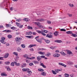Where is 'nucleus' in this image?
<instances>
[{
    "mask_svg": "<svg viewBox=\"0 0 77 77\" xmlns=\"http://www.w3.org/2000/svg\"><path fill=\"white\" fill-rule=\"evenodd\" d=\"M21 67L22 68H24V66L23 65V64L21 65Z\"/></svg>",
    "mask_w": 77,
    "mask_h": 77,
    "instance_id": "774afa93",
    "label": "nucleus"
},
{
    "mask_svg": "<svg viewBox=\"0 0 77 77\" xmlns=\"http://www.w3.org/2000/svg\"><path fill=\"white\" fill-rule=\"evenodd\" d=\"M33 62L35 64H36V63L37 64H38V63H39V62H38V61H33Z\"/></svg>",
    "mask_w": 77,
    "mask_h": 77,
    "instance_id": "c9c22d12",
    "label": "nucleus"
},
{
    "mask_svg": "<svg viewBox=\"0 0 77 77\" xmlns=\"http://www.w3.org/2000/svg\"><path fill=\"white\" fill-rule=\"evenodd\" d=\"M29 66H33V63H30L29 64Z\"/></svg>",
    "mask_w": 77,
    "mask_h": 77,
    "instance_id": "3c124183",
    "label": "nucleus"
},
{
    "mask_svg": "<svg viewBox=\"0 0 77 77\" xmlns=\"http://www.w3.org/2000/svg\"><path fill=\"white\" fill-rule=\"evenodd\" d=\"M32 35H36V33L35 32H33Z\"/></svg>",
    "mask_w": 77,
    "mask_h": 77,
    "instance_id": "680f3d73",
    "label": "nucleus"
},
{
    "mask_svg": "<svg viewBox=\"0 0 77 77\" xmlns=\"http://www.w3.org/2000/svg\"><path fill=\"white\" fill-rule=\"evenodd\" d=\"M33 38V36L32 35L29 36V38Z\"/></svg>",
    "mask_w": 77,
    "mask_h": 77,
    "instance_id": "e2e57ef3",
    "label": "nucleus"
},
{
    "mask_svg": "<svg viewBox=\"0 0 77 77\" xmlns=\"http://www.w3.org/2000/svg\"><path fill=\"white\" fill-rule=\"evenodd\" d=\"M37 59L38 61H40L41 60V58L39 56H38L37 57Z\"/></svg>",
    "mask_w": 77,
    "mask_h": 77,
    "instance_id": "c756f323",
    "label": "nucleus"
},
{
    "mask_svg": "<svg viewBox=\"0 0 77 77\" xmlns=\"http://www.w3.org/2000/svg\"><path fill=\"white\" fill-rule=\"evenodd\" d=\"M25 61H26V63H30V62H31L30 61V60H29H29H26Z\"/></svg>",
    "mask_w": 77,
    "mask_h": 77,
    "instance_id": "2f4dec72",
    "label": "nucleus"
},
{
    "mask_svg": "<svg viewBox=\"0 0 77 77\" xmlns=\"http://www.w3.org/2000/svg\"><path fill=\"white\" fill-rule=\"evenodd\" d=\"M38 53H39V54H41V55H44L45 54V52H42L41 51L38 52Z\"/></svg>",
    "mask_w": 77,
    "mask_h": 77,
    "instance_id": "dca6fc26",
    "label": "nucleus"
},
{
    "mask_svg": "<svg viewBox=\"0 0 77 77\" xmlns=\"http://www.w3.org/2000/svg\"><path fill=\"white\" fill-rule=\"evenodd\" d=\"M42 35H43V36H46V34L45 33H44V32H42Z\"/></svg>",
    "mask_w": 77,
    "mask_h": 77,
    "instance_id": "69168bd1",
    "label": "nucleus"
},
{
    "mask_svg": "<svg viewBox=\"0 0 77 77\" xmlns=\"http://www.w3.org/2000/svg\"><path fill=\"white\" fill-rule=\"evenodd\" d=\"M56 42H58V43H61L62 41L60 40H57L55 41Z\"/></svg>",
    "mask_w": 77,
    "mask_h": 77,
    "instance_id": "e433bc0d",
    "label": "nucleus"
},
{
    "mask_svg": "<svg viewBox=\"0 0 77 77\" xmlns=\"http://www.w3.org/2000/svg\"><path fill=\"white\" fill-rule=\"evenodd\" d=\"M38 42L40 43V44H41V42H42V41H41V39H39V40L38 41Z\"/></svg>",
    "mask_w": 77,
    "mask_h": 77,
    "instance_id": "4d7b16f0",
    "label": "nucleus"
},
{
    "mask_svg": "<svg viewBox=\"0 0 77 77\" xmlns=\"http://www.w3.org/2000/svg\"><path fill=\"white\" fill-rule=\"evenodd\" d=\"M67 53L68 54H69L71 55V56H72V52L70 51H69V50H67Z\"/></svg>",
    "mask_w": 77,
    "mask_h": 77,
    "instance_id": "423d86ee",
    "label": "nucleus"
},
{
    "mask_svg": "<svg viewBox=\"0 0 77 77\" xmlns=\"http://www.w3.org/2000/svg\"><path fill=\"white\" fill-rule=\"evenodd\" d=\"M9 54L8 53L5 54L4 56L5 58H8V56H9Z\"/></svg>",
    "mask_w": 77,
    "mask_h": 77,
    "instance_id": "f3484780",
    "label": "nucleus"
},
{
    "mask_svg": "<svg viewBox=\"0 0 77 77\" xmlns=\"http://www.w3.org/2000/svg\"><path fill=\"white\" fill-rule=\"evenodd\" d=\"M5 38L4 37H1V40H2L3 41H5Z\"/></svg>",
    "mask_w": 77,
    "mask_h": 77,
    "instance_id": "8fccbe9b",
    "label": "nucleus"
},
{
    "mask_svg": "<svg viewBox=\"0 0 77 77\" xmlns=\"http://www.w3.org/2000/svg\"><path fill=\"white\" fill-rule=\"evenodd\" d=\"M58 65H61L62 66H63L64 67H66V65H65V64H63V63H59Z\"/></svg>",
    "mask_w": 77,
    "mask_h": 77,
    "instance_id": "9b49d317",
    "label": "nucleus"
},
{
    "mask_svg": "<svg viewBox=\"0 0 77 77\" xmlns=\"http://www.w3.org/2000/svg\"><path fill=\"white\" fill-rule=\"evenodd\" d=\"M68 63L69 65H73V63L71 61H69L68 62Z\"/></svg>",
    "mask_w": 77,
    "mask_h": 77,
    "instance_id": "a19ab883",
    "label": "nucleus"
},
{
    "mask_svg": "<svg viewBox=\"0 0 77 77\" xmlns=\"http://www.w3.org/2000/svg\"><path fill=\"white\" fill-rule=\"evenodd\" d=\"M38 71H40L41 72H42V71H44V70L42 69H38Z\"/></svg>",
    "mask_w": 77,
    "mask_h": 77,
    "instance_id": "7c9ffc66",
    "label": "nucleus"
},
{
    "mask_svg": "<svg viewBox=\"0 0 77 77\" xmlns=\"http://www.w3.org/2000/svg\"><path fill=\"white\" fill-rule=\"evenodd\" d=\"M17 51L18 52H20L22 51V49L20 48H17Z\"/></svg>",
    "mask_w": 77,
    "mask_h": 77,
    "instance_id": "412c9836",
    "label": "nucleus"
},
{
    "mask_svg": "<svg viewBox=\"0 0 77 77\" xmlns=\"http://www.w3.org/2000/svg\"><path fill=\"white\" fill-rule=\"evenodd\" d=\"M36 21H40V22H42V21H45V20L43 19H37L35 20Z\"/></svg>",
    "mask_w": 77,
    "mask_h": 77,
    "instance_id": "7ed1b4c3",
    "label": "nucleus"
},
{
    "mask_svg": "<svg viewBox=\"0 0 77 77\" xmlns=\"http://www.w3.org/2000/svg\"><path fill=\"white\" fill-rule=\"evenodd\" d=\"M40 57L41 58H45V56L44 55H42Z\"/></svg>",
    "mask_w": 77,
    "mask_h": 77,
    "instance_id": "0e129e2a",
    "label": "nucleus"
},
{
    "mask_svg": "<svg viewBox=\"0 0 77 77\" xmlns=\"http://www.w3.org/2000/svg\"><path fill=\"white\" fill-rule=\"evenodd\" d=\"M14 64L15 65H16L17 66H20V63H17V62H14Z\"/></svg>",
    "mask_w": 77,
    "mask_h": 77,
    "instance_id": "393cba45",
    "label": "nucleus"
},
{
    "mask_svg": "<svg viewBox=\"0 0 77 77\" xmlns=\"http://www.w3.org/2000/svg\"><path fill=\"white\" fill-rule=\"evenodd\" d=\"M0 42H1L2 43V44H6V42H5L4 40H0Z\"/></svg>",
    "mask_w": 77,
    "mask_h": 77,
    "instance_id": "f704fd0d",
    "label": "nucleus"
},
{
    "mask_svg": "<svg viewBox=\"0 0 77 77\" xmlns=\"http://www.w3.org/2000/svg\"><path fill=\"white\" fill-rule=\"evenodd\" d=\"M54 35H55V36H58V35H59V32L56 31L54 33Z\"/></svg>",
    "mask_w": 77,
    "mask_h": 77,
    "instance_id": "9d476101",
    "label": "nucleus"
},
{
    "mask_svg": "<svg viewBox=\"0 0 77 77\" xmlns=\"http://www.w3.org/2000/svg\"><path fill=\"white\" fill-rule=\"evenodd\" d=\"M69 5L70 6V7H72L74 6V5L73 4H69Z\"/></svg>",
    "mask_w": 77,
    "mask_h": 77,
    "instance_id": "a18cd8bd",
    "label": "nucleus"
},
{
    "mask_svg": "<svg viewBox=\"0 0 77 77\" xmlns=\"http://www.w3.org/2000/svg\"><path fill=\"white\" fill-rule=\"evenodd\" d=\"M35 59V57H32L31 58H30V59H30V60H33V59Z\"/></svg>",
    "mask_w": 77,
    "mask_h": 77,
    "instance_id": "603ef678",
    "label": "nucleus"
},
{
    "mask_svg": "<svg viewBox=\"0 0 77 77\" xmlns=\"http://www.w3.org/2000/svg\"><path fill=\"white\" fill-rule=\"evenodd\" d=\"M6 26L7 27H10V25H9V24H6Z\"/></svg>",
    "mask_w": 77,
    "mask_h": 77,
    "instance_id": "338daca9",
    "label": "nucleus"
},
{
    "mask_svg": "<svg viewBox=\"0 0 77 77\" xmlns=\"http://www.w3.org/2000/svg\"><path fill=\"white\" fill-rule=\"evenodd\" d=\"M13 54H14V55H15V56H18V53L16 52H14L13 53Z\"/></svg>",
    "mask_w": 77,
    "mask_h": 77,
    "instance_id": "5701e85b",
    "label": "nucleus"
},
{
    "mask_svg": "<svg viewBox=\"0 0 77 77\" xmlns=\"http://www.w3.org/2000/svg\"><path fill=\"white\" fill-rule=\"evenodd\" d=\"M16 24L17 26H20V23H19L17 22L16 23Z\"/></svg>",
    "mask_w": 77,
    "mask_h": 77,
    "instance_id": "5fc2aeb1",
    "label": "nucleus"
},
{
    "mask_svg": "<svg viewBox=\"0 0 77 77\" xmlns=\"http://www.w3.org/2000/svg\"><path fill=\"white\" fill-rule=\"evenodd\" d=\"M55 47H51V48H50L52 49V50H54V49H55Z\"/></svg>",
    "mask_w": 77,
    "mask_h": 77,
    "instance_id": "6e6d98bb",
    "label": "nucleus"
},
{
    "mask_svg": "<svg viewBox=\"0 0 77 77\" xmlns=\"http://www.w3.org/2000/svg\"><path fill=\"white\" fill-rule=\"evenodd\" d=\"M53 56L55 57H60V55L58 53H56L53 54Z\"/></svg>",
    "mask_w": 77,
    "mask_h": 77,
    "instance_id": "39448f33",
    "label": "nucleus"
},
{
    "mask_svg": "<svg viewBox=\"0 0 77 77\" xmlns=\"http://www.w3.org/2000/svg\"><path fill=\"white\" fill-rule=\"evenodd\" d=\"M47 38H51L53 37V34L52 32H50L46 35Z\"/></svg>",
    "mask_w": 77,
    "mask_h": 77,
    "instance_id": "f257e3e1",
    "label": "nucleus"
},
{
    "mask_svg": "<svg viewBox=\"0 0 77 77\" xmlns=\"http://www.w3.org/2000/svg\"><path fill=\"white\" fill-rule=\"evenodd\" d=\"M11 66H14V63L12 62L11 63Z\"/></svg>",
    "mask_w": 77,
    "mask_h": 77,
    "instance_id": "13d9d810",
    "label": "nucleus"
},
{
    "mask_svg": "<svg viewBox=\"0 0 77 77\" xmlns=\"http://www.w3.org/2000/svg\"><path fill=\"white\" fill-rule=\"evenodd\" d=\"M8 37L9 39H11L12 38V35H8Z\"/></svg>",
    "mask_w": 77,
    "mask_h": 77,
    "instance_id": "58836bf2",
    "label": "nucleus"
},
{
    "mask_svg": "<svg viewBox=\"0 0 77 77\" xmlns=\"http://www.w3.org/2000/svg\"><path fill=\"white\" fill-rule=\"evenodd\" d=\"M32 34V32H29L26 33V35H31Z\"/></svg>",
    "mask_w": 77,
    "mask_h": 77,
    "instance_id": "ddd939ff",
    "label": "nucleus"
},
{
    "mask_svg": "<svg viewBox=\"0 0 77 77\" xmlns=\"http://www.w3.org/2000/svg\"><path fill=\"white\" fill-rule=\"evenodd\" d=\"M21 47L22 48H26V45L24 44H22L21 45Z\"/></svg>",
    "mask_w": 77,
    "mask_h": 77,
    "instance_id": "bb28decb",
    "label": "nucleus"
},
{
    "mask_svg": "<svg viewBox=\"0 0 77 77\" xmlns=\"http://www.w3.org/2000/svg\"><path fill=\"white\" fill-rule=\"evenodd\" d=\"M43 32H44V33H48V31L47 30H43Z\"/></svg>",
    "mask_w": 77,
    "mask_h": 77,
    "instance_id": "4c0bfd02",
    "label": "nucleus"
},
{
    "mask_svg": "<svg viewBox=\"0 0 77 77\" xmlns=\"http://www.w3.org/2000/svg\"><path fill=\"white\" fill-rule=\"evenodd\" d=\"M23 20L25 21H26V22H29L30 21V19L28 18H25L23 19Z\"/></svg>",
    "mask_w": 77,
    "mask_h": 77,
    "instance_id": "2eb2a0df",
    "label": "nucleus"
},
{
    "mask_svg": "<svg viewBox=\"0 0 77 77\" xmlns=\"http://www.w3.org/2000/svg\"><path fill=\"white\" fill-rule=\"evenodd\" d=\"M42 75H43V76H45L46 75V73L44 72H42L41 73Z\"/></svg>",
    "mask_w": 77,
    "mask_h": 77,
    "instance_id": "6ab92c4d",
    "label": "nucleus"
},
{
    "mask_svg": "<svg viewBox=\"0 0 77 77\" xmlns=\"http://www.w3.org/2000/svg\"><path fill=\"white\" fill-rule=\"evenodd\" d=\"M1 75L3 77H4V76H7V74L5 73H2L1 74Z\"/></svg>",
    "mask_w": 77,
    "mask_h": 77,
    "instance_id": "a211bd4d",
    "label": "nucleus"
},
{
    "mask_svg": "<svg viewBox=\"0 0 77 77\" xmlns=\"http://www.w3.org/2000/svg\"><path fill=\"white\" fill-rule=\"evenodd\" d=\"M55 71L57 72H57V71H61V70L59 69H57V70H55Z\"/></svg>",
    "mask_w": 77,
    "mask_h": 77,
    "instance_id": "864d4df0",
    "label": "nucleus"
},
{
    "mask_svg": "<svg viewBox=\"0 0 77 77\" xmlns=\"http://www.w3.org/2000/svg\"><path fill=\"white\" fill-rule=\"evenodd\" d=\"M60 31L62 32H66V29H60Z\"/></svg>",
    "mask_w": 77,
    "mask_h": 77,
    "instance_id": "c03bdc74",
    "label": "nucleus"
},
{
    "mask_svg": "<svg viewBox=\"0 0 77 77\" xmlns=\"http://www.w3.org/2000/svg\"><path fill=\"white\" fill-rule=\"evenodd\" d=\"M38 51H41V50H46V49H44V48H38Z\"/></svg>",
    "mask_w": 77,
    "mask_h": 77,
    "instance_id": "aec40b11",
    "label": "nucleus"
},
{
    "mask_svg": "<svg viewBox=\"0 0 77 77\" xmlns=\"http://www.w3.org/2000/svg\"><path fill=\"white\" fill-rule=\"evenodd\" d=\"M71 36H73V37H77V35L76 34H75L72 33V34Z\"/></svg>",
    "mask_w": 77,
    "mask_h": 77,
    "instance_id": "c85d7f7f",
    "label": "nucleus"
},
{
    "mask_svg": "<svg viewBox=\"0 0 77 77\" xmlns=\"http://www.w3.org/2000/svg\"><path fill=\"white\" fill-rule=\"evenodd\" d=\"M40 65L41 66H42V67H43V68H46L47 67L46 66L44 65V64H43V63H41Z\"/></svg>",
    "mask_w": 77,
    "mask_h": 77,
    "instance_id": "4be33fe9",
    "label": "nucleus"
},
{
    "mask_svg": "<svg viewBox=\"0 0 77 77\" xmlns=\"http://www.w3.org/2000/svg\"><path fill=\"white\" fill-rule=\"evenodd\" d=\"M36 45L35 44H32L30 45H29V48H32V47H36Z\"/></svg>",
    "mask_w": 77,
    "mask_h": 77,
    "instance_id": "f8f14e48",
    "label": "nucleus"
},
{
    "mask_svg": "<svg viewBox=\"0 0 77 77\" xmlns=\"http://www.w3.org/2000/svg\"><path fill=\"white\" fill-rule=\"evenodd\" d=\"M66 33L67 34H70L72 35V31H69L66 32Z\"/></svg>",
    "mask_w": 77,
    "mask_h": 77,
    "instance_id": "b1692460",
    "label": "nucleus"
},
{
    "mask_svg": "<svg viewBox=\"0 0 77 77\" xmlns=\"http://www.w3.org/2000/svg\"><path fill=\"white\" fill-rule=\"evenodd\" d=\"M45 56H47V57H50V56H51V53L49 52H48L45 54Z\"/></svg>",
    "mask_w": 77,
    "mask_h": 77,
    "instance_id": "4468645a",
    "label": "nucleus"
},
{
    "mask_svg": "<svg viewBox=\"0 0 77 77\" xmlns=\"http://www.w3.org/2000/svg\"><path fill=\"white\" fill-rule=\"evenodd\" d=\"M47 23H48L49 24H50L51 23V22L50 21L47 20Z\"/></svg>",
    "mask_w": 77,
    "mask_h": 77,
    "instance_id": "09e8293b",
    "label": "nucleus"
},
{
    "mask_svg": "<svg viewBox=\"0 0 77 77\" xmlns=\"http://www.w3.org/2000/svg\"><path fill=\"white\" fill-rule=\"evenodd\" d=\"M52 72L53 74H54L55 75H56L57 74L56 72L53 70H52Z\"/></svg>",
    "mask_w": 77,
    "mask_h": 77,
    "instance_id": "ea45409f",
    "label": "nucleus"
},
{
    "mask_svg": "<svg viewBox=\"0 0 77 77\" xmlns=\"http://www.w3.org/2000/svg\"><path fill=\"white\" fill-rule=\"evenodd\" d=\"M37 32L38 33H41V34H42L43 32V30L42 31L37 30Z\"/></svg>",
    "mask_w": 77,
    "mask_h": 77,
    "instance_id": "72a5a7b5",
    "label": "nucleus"
},
{
    "mask_svg": "<svg viewBox=\"0 0 77 77\" xmlns=\"http://www.w3.org/2000/svg\"><path fill=\"white\" fill-rule=\"evenodd\" d=\"M30 50L31 51H34V49H33V48H31L30 49Z\"/></svg>",
    "mask_w": 77,
    "mask_h": 77,
    "instance_id": "bf43d9fd",
    "label": "nucleus"
},
{
    "mask_svg": "<svg viewBox=\"0 0 77 77\" xmlns=\"http://www.w3.org/2000/svg\"><path fill=\"white\" fill-rule=\"evenodd\" d=\"M18 59H19V57L18 56H17L16 58L15 59V61L17 62L18 61Z\"/></svg>",
    "mask_w": 77,
    "mask_h": 77,
    "instance_id": "473e14b6",
    "label": "nucleus"
},
{
    "mask_svg": "<svg viewBox=\"0 0 77 77\" xmlns=\"http://www.w3.org/2000/svg\"><path fill=\"white\" fill-rule=\"evenodd\" d=\"M27 72L28 73V76H30V75H31V74H32V73L31 71H30V69H29V70H28Z\"/></svg>",
    "mask_w": 77,
    "mask_h": 77,
    "instance_id": "0eeeda50",
    "label": "nucleus"
},
{
    "mask_svg": "<svg viewBox=\"0 0 77 77\" xmlns=\"http://www.w3.org/2000/svg\"><path fill=\"white\" fill-rule=\"evenodd\" d=\"M23 57L25 58H26V59H30V58L29 57V55L28 54H26L24 55H23Z\"/></svg>",
    "mask_w": 77,
    "mask_h": 77,
    "instance_id": "6e6552de",
    "label": "nucleus"
},
{
    "mask_svg": "<svg viewBox=\"0 0 77 77\" xmlns=\"http://www.w3.org/2000/svg\"><path fill=\"white\" fill-rule=\"evenodd\" d=\"M45 41L47 44H49L50 42V41L48 40H45Z\"/></svg>",
    "mask_w": 77,
    "mask_h": 77,
    "instance_id": "a878e982",
    "label": "nucleus"
},
{
    "mask_svg": "<svg viewBox=\"0 0 77 77\" xmlns=\"http://www.w3.org/2000/svg\"><path fill=\"white\" fill-rule=\"evenodd\" d=\"M34 24L35 25L39 26V27H43V26L41 25V24L39 22H34Z\"/></svg>",
    "mask_w": 77,
    "mask_h": 77,
    "instance_id": "f03ea898",
    "label": "nucleus"
},
{
    "mask_svg": "<svg viewBox=\"0 0 77 77\" xmlns=\"http://www.w3.org/2000/svg\"><path fill=\"white\" fill-rule=\"evenodd\" d=\"M14 9V7H11L10 8V9L11 11H13Z\"/></svg>",
    "mask_w": 77,
    "mask_h": 77,
    "instance_id": "052dcab7",
    "label": "nucleus"
},
{
    "mask_svg": "<svg viewBox=\"0 0 77 77\" xmlns=\"http://www.w3.org/2000/svg\"><path fill=\"white\" fill-rule=\"evenodd\" d=\"M21 21H22V19H18L16 20V21H17L18 22H20Z\"/></svg>",
    "mask_w": 77,
    "mask_h": 77,
    "instance_id": "37998d69",
    "label": "nucleus"
},
{
    "mask_svg": "<svg viewBox=\"0 0 77 77\" xmlns=\"http://www.w3.org/2000/svg\"><path fill=\"white\" fill-rule=\"evenodd\" d=\"M38 38H39V37L38 36H37L35 38V39H36V41H37V42L38 41H39V39Z\"/></svg>",
    "mask_w": 77,
    "mask_h": 77,
    "instance_id": "49530a36",
    "label": "nucleus"
},
{
    "mask_svg": "<svg viewBox=\"0 0 77 77\" xmlns=\"http://www.w3.org/2000/svg\"><path fill=\"white\" fill-rule=\"evenodd\" d=\"M5 63L6 65H9L10 64V62L9 61L5 62Z\"/></svg>",
    "mask_w": 77,
    "mask_h": 77,
    "instance_id": "79ce46f5",
    "label": "nucleus"
},
{
    "mask_svg": "<svg viewBox=\"0 0 77 77\" xmlns=\"http://www.w3.org/2000/svg\"><path fill=\"white\" fill-rule=\"evenodd\" d=\"M29 69V68H24L22 69V70L23 71V72L27 71H27Z\"/></svg>",
    "mask_w": 77,
    "mask_h": 77,
    "instance_id": "1a4fd4ad",
    "label": "nucleus"
},
{
    "mask_svg": "<svg viewBox=\"0 0 77 77\" xmlns=\"http://www.w3.org/2000/svg\"><path fill=\"white\" fill-rule=\"evenodd\" d=\"M27 29H33L32 27L31 26H28L27 27Z\"/></svg>",
    "mask_w": 77,
    "mask_h": 77,
    "instance_id": "de8ad7c7",
    "label": "nucleus"
},
{
    "mask_svg": "<svg viewBox=\"0 0 77 77\" xmlns=\"http://www.w3.org/2000/svg\"><path fill=\"white\" fill-rule=\"evenodd\" d=\"M60 53L63 56H65V55H66V54L63 52H60Z\"/></svg>",
    "mask_w": 77,
    "mask_h": 77,
    "instance_id": "cd10ccee",
    "label": "nucleus"
},
{
    "mask_svg": "<svg viewBox=\"0 0 77 77\" xmlns=\"http://www.w3.org/2000/svg\"><path fill=\"white\" fill-rule=\"evenodd\" d=\"M22 39V38H19V37H17L16 38V43L17 44H18V42H20V40H21Z\"/></svg>",
    "mask_w": 77,
    "mask_h": 77,
    "instance_id": "20e7f679",
    "label": "nucleus"
}]
</instances>
